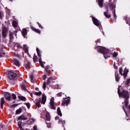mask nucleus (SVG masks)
I'll list each match as a JSON object with an SVG mask.
<instances>
[{
	"mask_svg": "<svg viewBox=\"0 0 130 130\" xmlns=\"http://www.w3.org/2000/svg\"><path fill=\"white\" fill-rule=\"evenodd\" d=\"M38 25H39V26L40 27V28H43V27H42V25H41V24H39V22H38Z\"/></svg>",
	"mask_w": 130,
	"mask_h": 130,
	"instance_id": "obj_49",
	"label": "nucleus"
},
{
	"mask_svg": "<svg viewBox=\"0 0 130 130\" xmlns=\"http://www.w3.org/2000/svg\"><path fill=\"white\" fill-rule=\"evenodd\" d=\"M122 109H123V110H124V112H125V113L126 116H127V117H128V116L127 115V112L125 111V110H124V106H123V107H122Z\"/></svg>",
	"mask_w": 130,
	"mask_h": 130,
	"instance_id": "obj_44",
	"label": "nucleus"
},
{
	"mask_svg": "<svg viewBox=\"0 0 130 130\" xmlns=\"http://www.w3.org/2000/svg\"><path fill=\"white\" fill-rule=\"evenodd\" d=\"M61 95H62V93L61 92H59L58 93H57V96L58 97H61Z\"/></svg>",
	"mask_w": 130,
	"mask_h": 130,
	"instance_id": "obj_46",
	"label": "nucleus"
},
{
	"mask_svg": "<svg viewBox=\"0 0 130 130\" xmlns=\"http://www.w3.org/2000/svg\"><path fill=\"white\" fill-rule=\"evenodd\" d=\"M104 15L107 19H110V18H111V16L108 14V10H107V12H104Z\"/></svg>",
	"mask_w": 130,
	"mask_h": 130,
	"instance_id": "obj_19",
	"label": "nucleus"
},
{
	"mask_svg": "<svg viewBox=\"0 0 130 130\" xmlns=\"http://www.w3.org/2000/svg\"><path fill=\"white\" fill-rule=\"evenodd\" d=\"M41 94H42V92H41V91H40L39 92H36V95H37V96H40Z\"/></svg>",
	"mask_w": 130,
	"mask_h": 130,
	"instance_id": "obj_41",
	"label": "nucleus"
},
{
	"mask_svg": "<svg viewBox=\"0 0 130 130\" xmlns=\"http://www.w3.org/2000/svg\"><path fill=\"white\" fill-rule=\"evenodd\" d=\"M18 125L19 127L22 126V122L21 121L18 122Z\"/></svg>",
	"mask_w": 130,
	"mask_h": 130,
	"instance_id": "obj_43",
	"label": "nucleus"
},
{
	"mask_svg": "<svg viewBox=\"0 0 130 130\" xmlns=\"http://www.w3.org/2000/svg\"><path fill=\"white\" fill-rule=\"evenodd\" d=\"M57 114L59 115V116H62V114H61L60 108H58L57 109Z\"/></svg>",
	"mask_w": 130,
	"mask_h": 130,
	"instance_id": "obj_27",
	"label": "nucleus"
},
{
	"mask_svg": "<svg viewBox=\"0 0 130 130\" xmlns=\"http://www.w3.org/2000/svg\"><path fill=\"white\" fill-rule=\"evenodd\" d=\"M49 69H50V67L49 66H47L45 67V71L47 72V73L49 72Z\"/></svg>",
	"mask_w": 130,
	"mask_h": 130,
	"instance_id": "obj_32",
	"label": "nucleus"
},
{
	"mask_svg": "<svg viewBox=\"0 0 130 130\" xmlns=\"http://www.w3.org/2000/svg\"><path fill=\"white\" fill-rule=\"evenodd\" d=\"M9 1H10V2H12L13 1V0H9Z\"/></svg>",
	"mask_w": 130,
	"mask_h": 130,
	"instance_id": "obj_56",
	"label": "nucleus"
},
{
	"mask_svg": "<svg viewBox=\"0 0 130 130\" xmlns=\"http://www.w3.org/2000/svg\"><path fill=\"white\" fill-rule=\"evenodd\" d=\"M40 102H41V99H40V100L36 102V105L39 108L41 107V105L40 104Z\"/></svg>",
	"mask_w": 130,
	"mask_h": 130,
	"instance_id": "obj_25",
	"label": "nucleus"
},
{
	"mask_svg": "<svg viewBox=\"0 0 130 130\" xmlns=\"http://www.w3.org/2000/svg\"><path fill=\"white\" fill-rule=\"evenodd\" d=\"M36 90H38V88H36Z\"/></svg>",
	"mask_w": 130,
	"mask_h": 130,
	"instance_id": "obj_55",
	"label": "nucleus"
},
{
	"mask_svg": "<svg viewBox=\"0 0 130 130\" xmlns=\"http://www.w3.org/2000/svg\"><path fill=\"white\" fill-rule=\"evenodd\" d=\"M58 122H59V124H63V123H64L66 122H64V120H62L61 119H59Z\"/></svg>",
	"mask_w": 130,
	"mask_h": 130,
	"instance_id": "obj_36",
	"label": "nucleus"
},
{
	"mask_svg": "<svg viewBox=\"0 0 130 130\" xmlns=\"http://www.w3.org/2000/svg\"><path fill=\"white\" fill-rule=\"evenodd\" d=\"M43 80H46V75H44L43 77Z\"/></svg>",
	"mask_w": 130,
	"mask_h": 130,
	"instance_id": "obj_48",
	"label": "nucleus"
},
{
	"mask_svg": "<svg viewBox=\"0 0 130 130\" xmlns=\"http://www.w3.org/2000/svg\"><path fill=\"white\" fill-rule=\"evenodd\" d=\"M115 80L116 82H119V80L120 79V77H119V75L117 74V73H115Z\"/></svg>",
	"mask_w": 130,
	"mask_h": 130,
	"instance_id": "obj_20",
	"label": "nucleus"
},
{
	"mask_svg": "<svg viewBox=\"0 0 130 130\" xmlns=\"http://www.w3.org/2000/svg\"><path fill=\"white\" fill-rule=\"evenodd\" d=\"M23 50L25 51V53H28V47H27L26 45H23Z\"/></svg>",
	"mask_w": 130,
	"mask_h": 130,
	"instance_id": "obj_23",
	"label": "nucleus"
},
{
	"mask_svg": "<svg viewBox=\"0 0 130 130\" xmlns=\"http://www.w3.org/2000/svg\"><path fill=\"white\" fill-rule=\"evenodd\" d=\"M6 53L3 51V50H0V57H5V55Z\"/></svg>",
	"mask_w": 130,
	"mask_h": 130,
	"instance_id": "obj_22",
	"label": "nucleus"
},
{
	"mask_svg": "<svg viewBox=\"0 0 130 130\" xmlns=\"http://www.w3.org/2000/svg\"><path fill=\"white\" fill-rule=\"evenodd\" d=\"M9 38H10V41H12V40L14 39V35L13 32L11 31H9Z\"/></svg>",
	"mask_w": 130,
	"mask_h": 130,
	"instance_id": "obj_15",
	"label": "nucleus"
},
{
	"mask_svg": "<svg viewBox=\"0 0 130 130\" xmlns=\"http://www.w3.org/2000/svg\"><path fill=\"white\" fill-rule=\"evenodd\" d=\"M30 95H31V97H32V94H31Z\"/></svg>",
	"mask_w": 130,
	"mask_h": 130,
	"instance_id": "obj_57",
	"label": "nucleus"
},
{
	"mask_svg": "<svg viewBox=\"0 0 130 130\" xmlns=\"http://www.w3.org/2000/svg\"><path fill=\"white\" fill-rule=\"evenodd\" d=\"M3 17H4V12H0V19H3Z\"/></svg>",
	"mask_w": 130,
	"mask_h": 130,
	"instance_id": "obj_40",
	"label": "nucleus"
},
{
	"mask_svg": "<svg viewBox=\"0 0 130 130\" xmlns=\"http://www.w3.org/2000/svg\"><path fill=\"white\" fill-rule=\"evenodd\" d=\"M5 103H6V102H5V98H2L1 102V107L2 109L4 108V105L5 104Z\"/></svg>",
	"mask_w": 130,
	"mask_h": 130,
	"instance_id": "obj_12",
	"label": "nucleus"
},
{
	"mask_svg": "<svg viewBox=\"0 0 130 130\" xmlns=\"http://www.w3.org/2000/svg\"><path fill=\"white\" fill-rule=\"evenodd\" d=\"M43 88L44 90H45V88H46V82H44L43 84Z\"/></svg>",
	"mask_w": 130,
	"mask_h": 130,
	"instance_id": "obj_39",
	"label": "nucleus"
},
{
	"mask_svg": "<svg viewBox=\"0 0 130 130\" xmlns=\"http://www.w3.org/2000/svg\"><path fill=\"white\" fill-rule=\"evenodd\" d=\"M19 128L20 130H24V128H23V127H22V126L19 127Z\"/></svg>",
	"mask_w": 130,
	"mask_h": 130,
	"instance_id": "obj_52",
	"label": "nucleus"
},
{
	"mask_svg": "<svg viewBox=\"0 0 130 130\" xmlns=\"http://www.w3.org/2000/svg\"><path fill=\"white\" fill-rule=\"evenodd\" d=\"M45 102H46V95L45 94H43L42 97V104H45Z\"/></svg>",
	"mask_w": 130,
	"mask_h": 130,
	"instance_id": "obj_11",
	"label": "nucleus"
},
{
	"mask_svg": "<svg viewBox=\"0 0 130 130\" xmlns=\"http://www.w3.org/2000/svg\"><path fill=\"white\" fill-rule=\"evenodd\" d=\"M12 25L13 27H16L18 25V23H17V21H16V20H13Z\"/></svg>",
	"mask_w": 130,
	"mask_h": 130,
	"instance_id": "obj_29",
	"label": "nucleus"
},
{
	"mask_svg": "<svg viewBox=\"0 0 130 130\" xmlns=\"http://www.w3.org/2000/svg\"><path fill=\"white\" fill-rule=\"evenodd\" d=\"M22 112V110L21 109H19L16 111V114H20Z\"/></svg>",
	"mask_w": 130,
	"mask_h": 130,
	"instance_id": "obj_31",
	"label": "nucleus"
},
{
	"mask_svg": "<svg viewBox=\"0 0 130 130\" xmlns=\"http://www.w3.org/2000/svg\"><path fill=\"white\" fill-rule=\"evenodd\" d=\"M98 50L104 54L105 59L110 57V52H109V49H106L103 47H98Z\"/></svg>",
	"mask_w": 130,
	"mask_h": 130,
	"instance_id": "obj_1",
	"label": "nucleus"
},
{
	"mask_svg": "<svg viewBox=\"0 0 130 130\" xmlns=\"http://www.w3.org/2000/svg\"><path fill=\"white\" fill-rule=\"evenodd\" d=\"M99 6H100V8L103 7V0H99Z\"/></svg>",
	"mask_w": 130,
	"mask_h": 130,
	"instance_id": "obj_26",
	"label": "nucleus"
},
{
	"mask_svg": "<svg viewBox=\"0 0 130 130\" xmlns=\"http://www.w3.org/2000/svg\"><path fill=\"white\" fill-rule=\"evenodd\" d=\"M92 22L94 24V25H95V26H100V25H101V23L100 22V21L98 20V19H97V18L92 16Z\"/></svg>",
	"mask_w": 130,
	"mask_h": 130,
	"instance_id": "obj_5",
	"label": "nucleus"
},
{
	"mask_svg": "<svg viewBox=\"0 0 130 130\" xmlns=\"http://www.w3.org/2000/svg\"><path fill=\"white\" fill-rule=\"evenodd\" d=\"M8 78L10 80H16L17 79V74L16 73L14 72L13 71H9Z\"/></svg>",
	"mask_w": 130,
	"mask_h": 130,
	"instance_id": "obj_2",
	"label": "nucleus"
},
{
	"mask_svg": "<svg viewBox=\"0 0 130 130\" xmlns=\"http://www.w3.org/2000/svg\"><path fill=\"white\" fill-rule=\"evenodd\" d=\"M24 83L21 85V87L24 91H27V89H26V81H24Z\"/></svg>",
	"mask_w": 130,
	"mask_h": 130,
	"instance_id": "obj_14",
	"label": "nucleus"
},
{
	"mask_svg": "<svg viewBox=\"0 0 130 130\" xmlns=\"http://www.w3.org/2000/svg\"><path fill=\"white\" fill-rule=\"evenodd\" d=\"M0 130H2V129H1V128H0Z\"/></svg>",
	"mask_w": 130,
	"mask_h": 130,
	"instance_id": "obj_58",
	"label": "nucleus"
},
{
	"mask_svg": "<svg viewBox=\"0 0 130 130\" xmlns=\"http://www.w3.org/2000/svg\"><path fill=\"white\" fill-rule=\"evenodd\" d=\"M33 60L34 62H36V61H37V56L36 55H34V56Z\"/></svg>",
	"mask_w": 130,
	"mask_h": 130,
	"instance_id": "obj_33",
	"label": "nucleus"
},
{
	"mask_svg": "<svg viewBox=\"0 0 130 130\" xmlns=\"http://www.w3.org/2000/svg\"><path fill=\"white\" fill-rule=\"evenodd\" d=\"M50 107L51 109H55V107H54V98H52L50 100Z\"/></svg>",
	"mask_w": 130,
	"mask_h": 130,
	"instance_id": "obj_7",
	"label": "nucleus"
},
{
	"mask_svg": "<svg viewBox=\"0 0 130 130\" xmlns=\"http://www.w3.org/2000/svg\"><path fill=\"white\" fill-rule=\"evenodd\" d=\"M8 31H9V28L6 27H3L2 28V36L4 38H6L8 35Z\"/></svg>",
	"mask_w": 130,
	"mask_h": 130,
	"instance_id": "obj_4",
	"label": "nucleus"
},
{
	"mask_svg": "<svg viewBox=\"0 0 130 130\" xmlns=\"http://www.w3.org/2000/svg\"><path fill=\"white\" fill-rule=\"evenodd\" d=\"M53 80H54V78H53V77H50L48 78L47 81V85H49V84H50V82L51 81H53Z\"/></svg>",
	"mask_w": 130,
	"mask_h": 130,
	"instance_id": "obj_21",
	"label": "nucleus"
},
{
	"mask_svg": "<svg viewBox=\"0 0 130 130\" xmlns=\"http://www.w3.org/2000/svg\"><path fill=\"white\" fill-rule=\"evenodd\" d=\"M18 98L19 99H20V100H21L22 101H26V98H25L24 96H19Z\"/></svg>",
	"mask_w": 130,
	"mask_h": 130,
	"instance_id": "obj_28",
	"label": "nucleus"
},
{
	"mask_svg": "<svg viewBox=\"0 0 130 130\" xmlns=\"http://www.w3.org/2000/svg\"><path fill=\"white\" fill-rule=\"evenodd\" d=\"M46 121H50V115L48 113L46 114Z\"/></svg>",
	"mask_w": 130,
	"mask_h": 130,
	"instance_id": "obj_18",
	"label": "nucleus"
},
{
	"mask_svg": "<svg viewBox=\"0 0 130 130\" xmlns=\"http://www.w3.org/2000/svg\"><path fill=\"white\" fill-rule=\"evenodd\" d=\"M109 6L110 7V10L112 11L113 15H114V18H115V19H116L117 17L116 16V14H115V6H114V5L112 4H109Z\"/></svg>",
	"mask_w": 130,
	"mask_h": 130,
	"instance_id": "obj_3",
	"label": "nucleus"
},
{
	"mask_svg": "<svg viewBox=\"0 0 130 130\" xmlns=\"http://www.w3.org/2000/svg\"><path fill=\"white\" fill-rule=\"evenodd\" d=\"M27 119H28V118L23 115H21L18 118V120H27Z\"/></svg>",
	"mask_w": 130,
	"mask_h": 130,
	"instance_id": "obj_10",
	"label": "nucleus"
},
{
	"mask_svg": "<svg viewBox=\"0 0 130 130\" xmlns=\"http://www.w3.org/2000/svg\"><path fill=\"white\" fill-rule=\"evenodd\" d=\"M5 97L6 100H8V101H11V98H12V95L11 94V93L9 92H7L5 94Z\"/></svg>",
	"mask_w": 130,
	"mask_h": 130,
	"instance_id": "obj_9",
	"label": "nucleus"
},
{
	"mask_svg": "<svg viewBox=\"0 0 130 130\" xmlns=\"http://www.w3.org/2000/svg\"><path fill=\"white\" fill-rule=\"evenodd\" d=\"M70 101L71 100H70V99L65 98L64 100L62 101L61 105L62 106H68V105H69L70 104Z\"/></svg>",
	"mask_w": 130,
	"mask_h": 130,
	"instance_id": "obj_6",
	"label": "nucleus"
},
{
	"mask_svg": "<svg viewBox=\"0 0 130 130\" xmlns=\"http://www.w3.org/2000/svg\"><path fill=\"white\" fill-rule=\"evenodd\" d=\"M24 67L26 70H28V69H29L31 67V63H30L29 61H25L24 62Z\"/></svg>",
	"mask_w": 130,
	"mask_h": 130,
	"instance_id": "obj_8",
	"label": "nucleus"
},
{
	"mask_svg": "<svg viewBox=\"0 0 130 130\" xmlns=\"http://www.w3.org/2000/svg\"><path fill=\"white\" fill-rule=\"evenodd\" d=\"M30 80L31 83H34V76H33L32 75L30 76Z\"/></svg>",
	"mask_w": 130,
	"mask_h": 130,
	"instance_id": "obj_38",
	"label": "nucleus"
},
{
	"mask_svg": "<svg viewBox=\"0 0 130 130\" xmlns=\"http://www.w3.org/2000/svg\"><path fill=\"white\" fill-rule=\"evenodd\" d=\"M12 98L13 100H16L17 99V96H16V94L14 93L12 94Z\"/></svg>",
	"mask_w": 130,
	"mask_h": 130,
	"instance_id": "obj_34",
	"label": "nucleus"
},
{
	"mask_svg": "<svg viewBox=\"0 0 130 130\" xmlns=\"http://www.w3.org/2000/svg\"><path fill=\"white\" fill-rule=\"evenodd\" d=\"M13 63L16 66V67H20V62L17 59H14L13 60Z\"/></svg>",
	"mask_w": 130,
	"mask_h": 130,
	"instance_id": "obj_13",
	"label": "nucleus"
},
{
	"mask_svg": "<svg viewBox=\"0 0 130 130\" xmlns=\"http://www.w3.org/2000/svg\"><path fill=\"white\" fill-rule=\"evenodd\" d=\"M30 28L32 31H34L35 32H36V33H38L39 34H40L41 31L39 29H36L34 28L33 26H31Z\"/></svg>",
	"mask_w": 130,
	"mask_h": 130,
	"instance_id": "obj_16",
	"label": "nucleus"
},
{
	"mask_svg": "<svg viewBox=\"0 0 130 130\" xmlns=\"http://www.w3.org/2000/svg\"><path fill=\"white\" fill-rule=\"evenodd\" d=\"M46 124L47 125V127H50V126H51L50 122H49V121L48 122L47 121H46Z\"/></svg>",
	"mask_w": 130,
	"mask_h": 130,
	"instance_id": "obj_37",
	"label": "nucleus"
},
{
	"mask_svg": "<svg viewBox=\"0 0 130 130\" xmlns=\"http://www.w3.org/2000/svg\"><path fill=\"white\" fill-rule=\"evenodd\" d=\"M119 73L120 75H121L122 76V68L119 69Z\"/></svg>",
	"mask_w": 130,
	"mask_h": 130,
	"instance_id": "obj_42",
	"label": "nucleus"
},
{
	"mask_svg": "<svg viewBox=\"0 0 130 130\" xmlns=\"http://www.w3.org/2000/svg\"><path fill=\"white\" fill-rule=\"evenodd\" d=\"M25 105H26L27 108H30V103H25Z\"/></svg>",
	"mask_w": 130,
	"mask_h": 130,
	"instance_id": "obj_45",
	"label": "nucleus"
},
{
	"mask_svg": "<svg viewBox=\"0 0 130 130\" xmlns=\"http://www.w3.org/2000/svg\"><path fill=\"white\" fill-rule=\"evenodd\" d=\"M127 73H128V70H126L124 71L123 74H122V76H123V77L124 78H126V77H127Z\"/></svg>",
	"mask_w": 130,
	"mask_h": 130,
	"instance_id": "obj_24",
	"label": "nucleus"
},
{
	"mask_svg": "<svg viewBox=\"0 0 130 130\" xmlns=\"http://www.w3.org/2000/svg\"><path fill=\"white\" fill-rule=\"evenodd\" d=\"M59 116H56V117H55V119L56 120H57L58 119H59Z\"/></svg>",
	"mask_w": 130,
	"mask_h": 130,
	"instance_id": "obj_51",
	"label": "nucleus"
},
{
	"mask_svg": "<svg viewBox=\"0 0 130 130\" xmlns=\"http://www.w3.org/2000/svg\"><path fill=\"white\" fill-rule=\"evenodd\" d=\"M114 68H115V69H117V67H116V66H115Z\"/></svg>",
	"mask_w": 130,
	"mask_h": 130,
	"instance_id": "obj_54",
	"label": "nucleus"
},
{
	"mask_svg": "<svg viewBox=\"0 0 130 130\" xmlns=\"http://www.w3.org/2000/svg\"><path fill=\"white\" fill-rule=\"evenodd\" d=\"M118 54L117 53V52H114V53H113V57L114 58H116V56H117V55H118Z\"/></svg>",
	"mask_w": 130,
	"mask_h": 130,
	"instance_id": "obj_35",
	"label": "nucleus"
},
{
	"mask_svg": "<svg viewBox=\"0 0 130 130\" xmlns=\"http://www.w3.org/2000/svg\"><path fill=\"white\" fill-rule=\"evenodd\" d=\"M36 50H37V52L38 53V56H40V57H41V54L40 53V51L39 50V49H38V48H37Z\"/></svg>",
	"mask_w": 130,
	"mask_h": 130,
	"instance_id": "obj_30",
	"label": "nucleus"
},
{
	"mask_svg": "<svg viewBox=\"0 0 130 130\" xmlns=\"http://www.w3.org/2000/svg\"><path fill=\"white\" fill-rule=\"evenodd\" d=\"M40 63L41 67H42V68H45L44 64H43V63L42 62Z\"/></svg>",
	"mask_w": 130,
	"mask_h": 130,
	"instance_id": "obj_47",
	"label": "nucleus"
},
{
	"mask_svg": "<svg viewBox=\"0 0 130 130\" xmlns=\"http://www.w3.org/2000/svg\"><path fill=\"white\" fill-rule=\"evenodd\" d=\"M39 62H40V63H41V62H42V59H41V57H40Z\"/></svg>",
	"mask_w": 130,
	"mask_h": 130,
	"instance_id": "obj_50",
	"label": "nucleus"
},
{
	"mask_svg": "<svg viewBox=\"0 0 130 130\" xmlns=\"http://www.w3.org/2000/svg\"><path fill=\"white\" fill-rule=\"evenodd\" d=\"M22 34L24 38L26 37V35H27V29L23 28L22 31Z\"/></svg>",
	"mask_w": 130,
	"mask_h": 130,
	"instance_id": "obj_17",
	"label": "nucleus"
},
{
	"mask_svg": "<svg viewBox=\"0 0 130 130\" xmlns=\"http://www.w3.org/2000/svg\"><path fill=\"white\" fill-rule=\"evenodd\" d=\"M34 129H35V130L37 129V127H36V126H35L34 127Z\"/></svg>",
	"mask_w": 130,
	"mask_h": 130,
	"instance_id": "obj_53",
	"label": "nucleus"
}]
</instances>
